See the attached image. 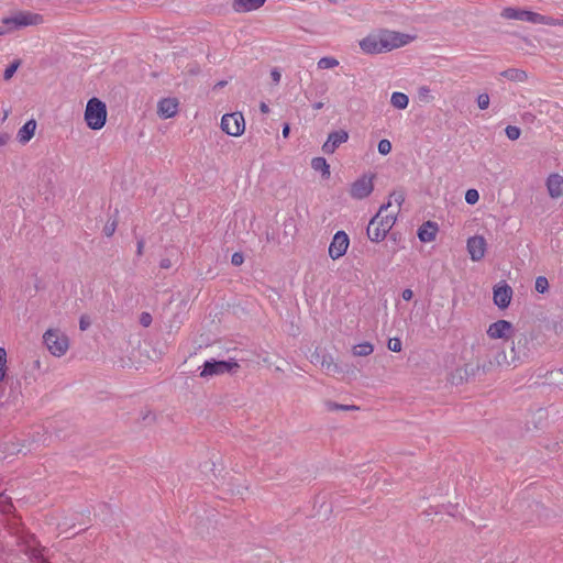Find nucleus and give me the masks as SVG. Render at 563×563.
Here are the masks:
<instances>
[{
    "label": "nucleus",
    "instance_id": "nucleus-1",
    "mask_svg": "<svg viewBox=\"0 0 563 563\" xmlns=\"http://www.w3.org/2000/svg\"><path fill=\"white\" fill-rule=\"evenodd\" d=\"M408 43V36L397 32L383 31L371 34L360 42L361 49L366 54H378L398 48Z\"/></svg>",
    "mask_w": 563,
    "mask_h": 563
},
{
    "label": "nucleus",
    "instance_id": "nucleus-2",
    "mask_svg": "<svg viewBox=\"0 0 563 563\" xmlns=\"http://www.w3.org/2000/svg\"><path fill=\"white\" fill-rule=\"evenodd\" d=\"M391 202L383 205L376 216L369 221L367 225V236L372 242H380L385 239L387 233L391 230L396 222L395 214H383Z\"/></svg>",
    "mask_w": 563,
    "mask_h": 563
},
{
    "label": "nucleus",
    "instance_id": "nucleus-3",
    "mask_svg": "<svg viewBox=\"0 0 563 563\" xmlns=\"http://www.w3.org/2000/svg\"><path fill=\"white\" fill-rule=\"evenodd\" d=\"M85 121L91 130H100L107 121V107L98 98H91L86 106Z\"/></svg>",
    "mask_w": 563,
    "mask_h": 563
},
{
    "label": "nucleus",
    "instance_id": "nucleus-4",
    "mask_svg": "<svg viewBox=\"0 0 563 563\" xmlns=\"http://www.w3.org/2000/svg\"><path fill=\"white\" fill-rule=\"evenodd\" d=\"M43 342L53 356L62 357L69 349L68 336L59 329H48L43 334Z\"/></svg>",
    "mask_w": 563,
    "mask_h": 563
},
{
    "label": "nucleus",
    "instance_id": "nucleus-5",
    "mask_svg": "<svg viewBox=\"0 0 563 563\" xmlns=\"http://www.w3.org/2000/svg\"><path fill=\"white\" fill-rule=\"evenodd\" d=\"M200 368L201 371L199 376L201 378H210L227 373H235L240 368V364L233 358L228 361H217L211 358L206 361Z\"/></svg>",
    "mask_w": 563,
    "mask_h": 563
},
{
    "label": "nucleus",
    "instance_id": "nucleus-6",
    "mask_svg": "<svg viewBox=\"0 0 563 563\" xmlns=\"http://www.w3.org/2000/svg\"><path fill=\"white\" fill-rule=\"evenodd\" d=\"M43 22L44 19L41 14L30 11H19L12 16L2 19V23L8 26V30H5L7 32L30 25H38Z\"/></svg>",
    "mask_w": 563,
    "mask_h": 563
},
{
    "label": "nucleus",
    "instance_id": "nucleus-7",
    "mask_svg": "<svg viewBox=\"0 0 563 563\" xmlns=\"http://www.w3.org/2000/svg\"><path fill=\"white\" fill-rule=\"evenodd\" d=\"M20 545L22 551L35 563H49L43 555L44 548L40 547L36 538L33 534L26 533L20 537Z\"/></svg>",
    "mask_w": 563,
    "mask_h": 563
},
{
    "label": "nucleus",
    "instance_id": "nucleus-8",
    "mask_svg": "<svg viewBox=\"0 0 563 563\" xmlns=\"http://www.w3.org/2000/svg\"><path fill=\"white\" fill-rule=\"evenodd\" d=\"M221 129L232 136L242 135L245 130L244 117L240 112L224 114L221 119Z\"/></svg>",
    "mask_w": 563,
    "mask_h": 563
},
{
    "label": "nucleus",
    "instance_id": "nucleus-9",
    "mask_svg": "<svg viewBox=\"0 0 563 563\" xmlns=\"http://www.w3.org/2000/svg\"><path fill=\"white\" fill-rule=\"evenodd\" d=\"M511 356L508 358L506 352L504 350H498L495 352L492 358H489L487 364H484L483 368L486 372H489L494 369L495 367H508L511 365H516V363L519 361V354L516 351V346L512 344L511 349Z\"/></svg>",
    "mask_w": 563,
    "mask_h": 563
},
{
    "label": "nucleus",
    "instance_id": "nucleus-10",
    "mask_svg": "<svg viewBox=\"0 0 563 563\" xmlns=\"http://www.w3.org/2000/svg\"><path fill=\"white\" fill-rule=\"evenodd\" d=\"M373 190V176L363 175L351 185L350 196L360 200L368 197Z\"/></svg>",
    "mask_w": 563,
    "mask_h": 563
},
{
    "label": "nucleus",
    "instance_id": "nucleus-11",
    "mask_svg": "<svg viewBox=\"0 0 563 563\" xmlns=\"http://www.w3.org/2000/svg\"><path fill=\"white\" fill-rule=\"evenodd\" d=\"M501 16L509 20H519V21H527L533 24H538V22L543 21V15L523 10V9H517V8H505L501 11Z\"/></svg>",
    "mask_w": 563,
    "mask_h": 563
},
{
    "label": "nucleus",
    "instance_id": "nucleus-12",
    "mask_svg": "<svg viewBox=\"0 0 563 563\" xmlns=\"http://www.w3.org/2000/svg\"><path fill=\"white\" fill-rule=\"evenodd\" d=\"M350 239L344 231H338L329 246V256L332 260H338L342 257L349 247Z\"/></svg>",
    "mask_w": 563,
    "mask_h": 563
},
{
    "label": "nucleus",
    "instance_id": "nucleus-13",
    "mask_svg": "<svg viewBox=\"0 0 563 563\" xmlns=\"http://www.w3.org/2000/svg\"><path fill=\"white\" fill-rule=\"evenodd\" d=\"M514 325L511 322L507 320H498L493 322L487 329V335L490 339L497 340H508L512 336Z\"/></svg>",
    "mask_w": 563,
    "mask_h": 563
},
{
    "label": "nucleus",
    "instance_id": "nucleus-14",
    "mask_svg": "<svg viewBox=\"0 0 563 563\" xmlns=\"http://www.w3.org/2000/svg\"><path fill=\"white\" fill-rule=\"evenodd\" d=\"M512 294V288L505 282L497 284L493 292L494 303L500 309H506L510 305Z\"/></svg>",
    "mask_w": 563,
    "mask_h": 563
},
{
    "label": "nucleus",
    "instance_id": "nucleus-15",
    "mask_svg": "<svg viewBox=\"0 0 563 563\" xmlns=\"http://www.w3.org/2000/svg\"><path fill=\"white\" fill-rule=\"evenodd\" d=\"M486 240L482 235H475L467 240V252L474 262L481 261L486 253Z\"/></svg>",
    "mask_w": 563,
    "mask_h": 563
},
{
    "label": "nucleus",
    "instance_id": "nucleus-16",
    "mask_svg": "<svg viewBox=\"0 0 563 563\" xmlns=\"http://www.w3.org/2000/svg\"><path fill=\"white\" fill-rule=\"evenodd\" d=\"M349 139L347 132L340 130L331 132L328 135L327 141L322 145V151L324 154H333L335 150L343 143H345Z\"/></svg>",
    "mask_w": 563,
    "mask_h": 563
},
{
    "label": "nucleus",
    "instance_id": "nucleus-17",
    "mask_svg": "<svg viewBox=\"0 0 563 563\" xmlns=\"http://www.w3.org/2000/svg\"><path fill=\"white\" fill-rule=\"evenodd\" d=\"M178 111V102L174 98H165L158 102L157 113L161 118H173Z\"/></svg>",
    "mask_w": 563,
    "mask_h": 563
},
{
    "label": "nucleus",
    "instance_id": "nucleus-18",
    "mask_svg": "<svg viewBox=\"0 0 563 563\" xmlns=\"http://www.w3.org/2000/svg\"><path fill=\"white\" fill-rule=\"evenodd\" d=\"M547 188L551 198H561L563 196V177L559 174H551L547 179Z\"/></svg>",
    "mask_w": 563,
    "mask_h": 563
},
{
    "label": "nucleus",
    "instance_id": "nucleus-19",
    "mask_svg": "<svg viewBox=\"0 0 563 563\" xmlns=\"http://www.w3.org/2000/svg\"><path fill=\"white\" fill-rule=\"evenodd\" d=\"M438 232V225L434 222L427 221L418 230V238L421 242H432Z\"/></svg>",
    "mask_w": 563,
    "mask_h": 563
},
{
    "label": "nucleus",
    "instance_id": "nucleus-20",
    "mask_svg": "<svg viewBox=\"0 0 563 563\" xmlns=\"http://www.w3.org/2000/svg\"><path fill=\"white\" fill-rule=\"evenodd\" d=\"M266 0H234L233 8L236 12H249L258 9Z\"/></svg>",
    "mask_w": 563,
    "mask_h": 563
},
{
    "label": "nucleus",
    "instance_id": "nucleus-21",
    "mask_svg": "<svg viewBox=\"0 0 563 563\" xmlns=\"http://www.w3.org/2000/svg\"><path fill=\"white\" fill-rule=\"evenodd\" d=\"M36 129V122L34 120H29L19 131H18V140L20 143H27L34 135Z\"/></svg>",
    "mask_w": 563,
    "mask_h": 563
},
{
    "label": "nucleus",
    "instance_id": "nucleus-22",
    "mask_svg": "<svg viewBox=\"0 0 563 563\" xmlns=\"http://www.w3.org/2000/svg\"><path fill=\"white\" fill-rule=\"evenodd\" d=\"M500 76L510 81H517V82H523L527 79L526 71L518 69V68H508V69L501 71Z\"/></svg>",
    "mask_w": 563,
    "mask_h": 563
},
{
    "label": "nucleus",
    "instance_id": "nucleus-23",
    "mask_svg": "<svg viewBox=\"0 0 563 563\" xmlns=\"http://www.w3.org/2000/svg\"><path fill=\"white\" fill-rule=\"evenodd\" d=\"M390 103L394 108L404 110L409 104V98L406 93L396 91L391 95Z\"/></svg>",
    "mask_w": 563,
    "mask_h": 563
},
{
    "label": "nucleus",
    "instance_id": "nucleus-24",
    "mask_svg": "<svg viewBox=\"0 0 563 563\" xmlns=\"http://www.w3.org/2000/svg\"><path fill=\"white\" fill-rule=\"evenodd\" d=\"M311 167L316 172H321L322 176L328 178L330 176V165L323 157H314L311 161Z\"/></svg>",
    "mask_w": 563,
    "mask_h": 563
},
{
    "label": "nucleus",
    "instance_id": "nucleus-25",
    "mask_svg": "<svg viewBox=\"0 0 563 563\" xmlns=\"http://www.w3.org/2000/svg\"><path fill=\"white\" fill-rule=\"evenodd\" d=\"M324 407L328 411H336V410L355 411V410H358V407L355 405H341V404L334 402L332 400H325Z\"/></svg>",
    "mask_w": 563,
    "mask_h": 563
},
{
    "label": "nucleus",
    "instance_id": "nucleus-26",
    "mask_svg": "<svg viewBox=\"0 0 563 563\" xmlns=\"http://www.w3.org/2000/svg\"><path fill=\"white\" fill-rule=\"evenodd\" d=\"M373 351H374V347L368 342L357 344L353 347V354L355 356H367V355L372 354Z\"/></svg>",
    "mask_w": 563,
    "mask_h": 563
},
{
    "label": "nucleus",
    "instance_id": "nucleus-27",
    "mask_svg": "<svg viewBox=\"0 0 563 563\" xmlns=\"http://www.w3.org/2000/svg\"><path fill=\"white\" fill-rule=\"evenodd\" d=\"M317 65L319 69H330L336 67L339 65V60L334 57L325 56L320 58Z\"/></svg>",
    "mask_w": 563,
    "mask_h": 563
},
{
    "label": "nucleus",
    "instance_id": "nucleus-28",
    "mask_svg": "<svg viewBox=\"0 0 563 563\" xmlns=\"http://www.w3.org/2000/svg\"><path fill=\"white\" fill-rule=\"evenodd\" d=\"M7 369V351L4 347L0 346V384L2 383L5 376Z\"/></svg>",
    "mask_w": 563,
    "mask_h": 563
},
{
    "label": "nucleus",
    "instance_id": "nucleus-29",
    "mask_svg": "<svg viewBox=\"0 0 563 563\" xmlns=\"http://www.w3.org/2000/svg\"><path fill=\"white\" fill-rule=\"evenodd\" d=\"M13 508V505L9 497L4 496L3 494H0V511L3 514L11 512Z\"/></svg>",
    "mask_w": 563,
    "mask_h": 563
},
{
    "label": "nucleus",
    "instance_id": "nucleus-30",
    "mask_svg": "<svg viewBox=\"0 0 563 563\" xmlns=\"http://www.w3.org/2000/svg\"><path fill=\"white\" fill-rule=\"evenodd\" d=\"M548 289H549V282H548L547 277H544V276L537 277L536 290L540 294H544L548 291Z\"/></svg>",
    "mask_w": 563,
    "mask_h": 563
},
{
    "label": "nucleus",
    "instance_id": "nucleus-31",
    "mask_svg": "<svg viewBox=\"0 0 563 563\" xmlns=\"http://www.w3.org/2000/svg\"><path fill=\"white\" fill-rule=\"evenodd\" d=\"M20 60L16 59L14 60L11 65H9L5 70H4V74H3V78L4 80H9L12 78V76L14 75V73L18 70L19 66H20Z\"/></svg>",
    "mask_w": 563,
    "mask_h": 563
},
{
    "label": "nucleus",
    "instance_id": "nucleus-32",
    "mask_svg": "<svg viewBox=\"0 0 563 563\" xmlns=\"http://www.w3.org/2000/svg\"><path fill=\"white\" fill-rule=\"evenodd\" d=\"M507 137L511 141H516L519 139L521 131L518 126L508 125L505 130Z\"/></svg>",
    "mask_w": 563,
    "mask_h": 563
},
{
    "label": "nucleus",
    "instance_id": "nucleus-33",
    "mask_svg": "<svg viewBox=\"0 0 563 563\" xmlns=\"http://www.w3.org/2000/svg\"><path fill=\"white\" fill-rule=\"evenodd\" d=\"M377 150H378L379 154L387 155L391 152V143L386 139L380 140L378 142Z\"/></svg>",
    "mask_w": 563,
    "mask_h": 563
},
{
    "label": "nucleus",
    "instance_id": "nucleus-34",
    "mask_svg": "<svg viewBox=\"0 0 563 563\" xmlns=\"http://www.w3.org/2000/svg\"><path fill=\"white\" fill-rule=\"evenodd\" d=\"M479 199L478 191L476 189H468L465 194V200L470 205H475Z\"/></svg>",
    "mask_w": 563,
    "mask_h": 563
},
{
    "label": "nucleus",
    "instance_id": "nucleus-35",
    "mask_svg": "<svg viewBox=\"0 0 563 563\" xmlns=\"http://www.w3.org/2000/svg\"><path fill=\"white\" fill-rule=\"evenodd\" d=\"M489 96L487 93H481L477 97V106L481 110H485L489 107Z\"/></svg>",
    "mask_w": 563,
    "mask_h": 563
},
{
    "label": "nucleus",
    "instance_id": "nucleus-36",
    "mask_svg": "<svg viewBox=\"0 0 563 563\" xmlns=\"http://www.w3.org/2000/svg\"><path fill=\"white\" fill-rule=\"evenodd\" d=\"M388 349L393 352H400L401 351V341L397 338L390 339L388 341Z\"/></svg>",
    "mask_w": 563,
    "mask_h": 563
},
{
    "label": "nucleus",
    "instance_id": "nucleus-37",
    "mask_svg": "<svg viewBox=\"0 0 563 563\" xmlns=\"http://www.w3.org/2000/svg\"><path fill=\"white\" fill-rule=\"evenodd\" d=\"M538 24L561 25V26H563V20H559V19L549 18V16L543 15V21L538 22Z\"/></svg>",
    "mask_w": 563,
    "mask_h": 563
},
{
    "label": "nucleus",
    "instance_id": "nucleus-38",
    "mask_svg": "<svg viewBox=\"0 0 563 563\" xmlns=\"http://www.w3.org/2000/svg\"><path fill=\"white\" fill-rule=\"evenodd\" d=\"M153 321V318L151 316V313L148 312H142L141 316H140V323L144 327V328H147L151 325Z\"/></svg>",
    "mask_w": 563,
    "mask_h": 563
},
{
    "label": "nucleus",
    "instance_id": "nucleus-39",
    "mask_svg": "<svg viewBox=\"0 0 563 563\" xmlns=\"http://www.w3.org/2000/svg\"><path fill=\"white\" fill-rule=\"evenodd\" d=\"M244 261V257L241 253H234L231 257V263L234 265V266H240Z\"/></svg>",
    "mask_w": 563,
    "mask_h": 563
},
{
    "label": "nucleus",
    "instance_id": "nucleus-40",
    "mask_svg": "<svg viewBox=\"0 0 563 563\" xmlns=\"http://www.w3.org/2000/svg\"><path fill=\"white\" fill-rule=\"evenodd\" d=\"M90 327V320L86 316H81L79 320V329L86 331Z\"/></svg>",
    "mask_w": 563,
    "mask_h": 563
},
{
    "label": "nucleus",
    "instance_id": "nucleus-41",
    "mask_svg": "<svg viewBox=\"0 0 563 563\" xmlns=\"http://www.w3.org/2000/svg\"><path fill=\"white\" fill-rule=\"evenodd\" d=\"M115 227H117V225H115V222H112V223H108V224H106V225H104V229H103L104 234H106L107 236H111V235L114 233V231H115Z\"/></svg>",
    "mask_w": 563,
    "mask_h": 563
},
{
    "label": "nucleus",
    "instance_id": "nucleus-42",
    "mask_svg": "<svg viewBox=\"0 0 563 563\" xmlns=\"http://www.w3.org/2000/svg\"><path fill=\"white\" fill-rule=\"evenodd\" d=\"M271 77L273 79V81L275 84H278L280 81V78H282V74L279 73V70L277 68H274L272 71H271Z\"/></svg>",
    "mask_w": 563,
    "mask_h": 563
},
{
    "label": "nucleus",
    "instance_id": "nucleus-43",
    "mask_svg": "<svg viewBox=\"0 0 563 563\" xmlns=\"http://www.w3.org/2000/svg\"><path fill=\"white\" fill-rule=\"evenodd\" d=\"M404 300L409 301L413 297V291L411 289H405L401 294Z\"/></svg>",
    "mask_w": 563,
    "mask_h": 563
},
{
    "label": "nucleus",
    "instance_id": "nucleus-44",
    "mask_svg": "<svg viewBox=\"0 0 563 563\" xmlns=\"http://www.w3.org/2000/svg\"><path fill=\"white\" fill-rule=\"evenodd\" d=\"M391 198L395 199V201L398 205V207L401 206V203L404 202V199H405L402 194H393Z\"/></svg>",
    "mask_w": 563,
    "mask_h": 563
},
{
    "label": "nucleus",
    "instance_id": "nucleus-45",
    "mask_svg": "<svg viewBox=\"0 0 563 563\" xmlns=\"http://www.w3.org/2000/svg\"><path fill=\"white\" fill-rule=\"evenodd\" d=\"M10 140V135L7 133H0V146L5 145Z\"/></svg>",
    "mask_w": 563,
    "mask_h": 563
},
{
    "label": "nucleus",
    "instance_id": "nucleus-46",
    "mask_svg": "<svg viewBox=\"0 0 563 563\" xmlns=\"http://www.w3.org/2000/svg\"><path fill=\"white\" fill-rule=\"evenodd\" d=\"M322 366H324L327 368V371H331V369H336L338 366L336 364H334L333 362H327V361H323L322 362Z\"/></svg>",
    "mask_w": 563,
    "mask_h": 563
},
{
    "label": "nucleus",
    "instance_id": "nucleus-47",
    "mask_svg": "<svg viewBox=\"0 0 563 563\" xmlns=\"http://www.w3.org/2000/svg\"><path fill=\"white\" fill-rule=\"evenodd\" d=\"M159 266H161L162 268L167 269V268H169V267L172 266V262H170V260H168V258H163V260L161 261V263H159Z\"/></svg>",
    "mask_w": 563,
    "mask_h": 563
},
{
    "label": "nucleus",
    "instance_id": "nucleus-48",
    "mask_svg": "<svg viewBox=\"0 0 563 563\" xmlns=\"http://www.w3.org/2000/svg\"><path fill=\"white\" fill-rule=\"evenodd\" d=\"M430 92V89L427 87V86H423V87H420L419 88V96H424V95H428Z\"/></svg>",
    "mask_w": 563,
    "mask_h": 563
},
{
    "label": "nucleus",
    "instance_id": "nucleus-49",
    "mask_svg": "<svg viewBox=\"0 0 563 563\" xmlns=\"http://www.w3.org/2000/svg\"><path fill=\"white\" fill-rule=\"evenodd\" d=\"M289 132H290V128H289V124H285L284 128H283V136L284 137H288L289 135Z\"/></svg>",
    "mask_w": 563,
    "mask_h": 563
},
{
    "label": "nucleus",
    "instance_id": "nucleus-50",
    "mask_svg": "<svg viewBox=\"0 0 563 563\" xmlns=\"http://www.w3.org/2000/svg\"><path fill=\"white\" fill-rule=\"evenodd\" d=\"M260 109L263 113H268L269 112V108L266 103L262 102L261 106H260Z\"/></svg>",
    "mask_w": 563,
    "mask_h": 563
},
{
    "label": "nucleus",
    "instance_id": "nucleus-51",
    "mask_svg": "<svg viewBox=\"0 0 563 563\" xmlns=\"http://www.w3.org/2000/svg\"><path fill=\"white\" fill-rule=\"evenodd\" d=\"M323 106H324L323 102H316L312 107L314 110H320L323 108Z\"/></svg>",
    "mask_w": 563,
    "mask_h": 563
},
{
    "label": "nucleus",
    "instance_id": "nucleus-52",
    "mask_svg": "<svg viewBox=\"0 0 563 563\" xmlns=\"http://www.w3.org/2000/svg\"><path fill=\"white\" fill-rule=\"evenodd\" d=\"M143 249V242H139L137 244V253L141 254Z\"/></svg>",
    "mask_w": 563,
    "mask_h": 563
},
{
    "label": "nucleus",
    "instance_id": "nucleus-53",
    "mask_svg": "<svg viewBox=\"0 0 563 563\" xmlns=\"http://www.w3.org/2000/svg\"><path fill=\"white\" fill-rule=\"evenodd\" d=\"M34 365H35V367L40 368V366H41V362H40V360H36V361H35V363H34Z\"/></svg>",
    "mask_w": 563,
    "mask_h": 563
},
{
    "label": "nucleus",
    "instance_id": "nucleus-54",
    "mask_svg": "<svg viewBox=\"0 0 563 563\" xmlns=\"http://www.w3.org/2000/svg\"><path fill=\"white\" fill-rule=\"evenodd\" d=\"M5 33H7V31L2 26H0V35H3Z\"/></svg>",
    "mask_w": 563,
    "mask_h": 563
},
{
    "label": "nucleus",
    "instance_id": "nucleus-55",
    "mask_svg": "<svg viewBox=\"0 0 563 563\" xmlns=\"http://www.w3.org/2000/svg\"><path fill=\"white\" fill-rule=\"evenodd\" d=\"M8 114H9V112H8V111H4V113H3V120H5V119H7Z\"/></svg>",
    "mask_w": 563,
    "mask_h": 563
}]
</instances>
